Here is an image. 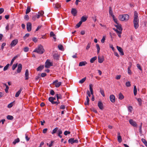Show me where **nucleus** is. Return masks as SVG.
<instances>
[{
	"label": "nucleus",
	"mask_w": 147,
	"mask_h": 147,
	"mask_svg": "<svg viewBox=\"0 0 147 147\" xmlns=\"http://www.w3.org/2000/svg\"><path fill=\"white\" fill-rule=\"evenodd\" d=\"M22 88H20V90L16 93L15 94V97H18L22 91Z\"/></svg>",
	"instance_id": "16"
},
{
	"label": "nucleus",
	"mask_w": 147,
	"mask_h": 147,
	"mask_svg": "<svg viewBox=\"0 0 147 147\" xmlns=\"http://www.w3.org/2000/svg\"><path fill=\"white\" fill-rule=\"evenodd\" d=\"M59 49L60 50H62L63 48V46L61 45H59L58 46Z\"/></svg>",
	"instance_id": "56"
},
{
	"label": "nucleus",
	"mask_w": 147,
	"mask_h": 147,
	"mask_svg": "<svg viewBox=\"0 0 147 147\" xmlns=\"http://www.w3.org/2000/svg\"><path fill=\"white\" fill-rule=\"evenodd\" d=\"M29 35L30 34L29 33L26 34L25 36L23 37L24 39V40H25L27 37L29 36Z\"/></svg>",
	"instance_id": "48"
},
{
	"label": "nucleus",
	"mask_w": 147,
	"mask_h": 147,
	"mask_svg": "<svg viewBox=\"0 0 147 147\" xmlns=\"http://www.w3.org/2000/svg\"><path fill=\"white\" fill-rule=\"evenodd\" d=\"M90 43H89L88 44L86 47V50H88L89 48L90 47Z\"/></svg>",
	"instance_id": "63"
},
{
	"label": "nucleus",
	"mask_w": 147,
	"mask_h": 147,
	"mask_svg": "<svg viewBox=\"0 0 147 147\" xmlns=\"http://www.w3.org/2000/svg\"><path fill=\"white\" fill-rule=\"evenodd\" d=\"M86 78H84L83 79H82L81 80H80L79 81V83L80 84H82L86 80Z\"/></svg>",
	"instance_id": "43"
},
{
	"label": "nucleus",
	"mask_w": 147,
	"mask_h": 147,
	"mask_svg": "<svg viewBox=\"0 0 147 147\" xmlns=\"http://www.w3.org/2000/svg\"><path fill=\"white\" fill-rule=\"evenodd\" d=\"M13 106V103L11 102L7 106L8 108H10L11 107Z\"/></svg>",
	"instance_id": "60"
},
{
	"label": "nucleus",
	"mask_w": 147,
	"mask_h": 147,
	"mask_svg": "<svg viewBox=\"0 0 147 147\" xmlns=\"http://www.w3.org/2000/svg\"><path fill=\"white\" fill-rule=\"evenodd\" d=\"M98 106L99 108L101 110H102L103 109V105L102 103L100 102L99 101L98 102Z\"/></svg>",
	"instance_id": "15"
},
{
	"label": "nucleus",
	"mask_w": 147,
	"mask_h": 147,
	"mask_svg": "<svg viewBox=\"0 0 147 147\" xmlns=\"http://www.w3.org/2000/svg\"><path fill=\"white\" fill-rule=\"evenodd\" d=\"M98 62L100 63H102L104 61V58L102 57H101L98 56Z\"/></svg>",
	"instance_id": "18"
},
{
	"label": "nucleus",
	"mask_w": 147,
	"mask_h": 147,
	"mask_svg": "<svg viewBox=\"0 0 147 147\" xmlns=\"http://www.w3.org/2000/svg\"><path fill=\"white\" fill-rule=\"evenodd\" d=\"M113 29L117 33H121V31H119L117 29H115V28H113Z\"/></svg>",
	"instance_id": "62"
},
{
	"label": "nucleus",
	"mask_w": 147,
	"mask_h": 147,
	"mask_svg": "<svg viewBox=\"0 0 147 147\" xmlns=\"http://www.w3.org/2000/svg\"><path fill=\"white\" fill-rule=\"evenodd\" d=\"M18 40L17 39H14L12 40L10 45L11 48L15 46L18 43Z\"/></svg>",
	"instance_id": "4"
},
{
	"label": "nucleus",
	"mask_w": 147,
	"mask_h": 147,
	"mask_svg": "<svg viewBox=\"0 0 147 147\" xmlns=\"http://www.w3.org/2000/svg\"><path fill=\"white\" fill-rule=\"evenodd\" d=\"M87 17H85L84 16H83L81 18L80 21L82 22H84L87 20Z\"/></svg>",
	"instance_id": "28"
},
{
	"label": "nucleus",
	"mask_w": 147,
	"mask_h": 147,
	"mask_svg": "<svg viewBox=\"0 0 147 147\" xmlns=\"http://www.w3.org/2000/svg\"><path fill=\"white\" fill-rule=\"evenodd\" d=\"M117 48L119 52L120 53V55H123L124 53L123 51V49L120 47L118 46H117Z\"/></svg>",
	"instance_id": "11"
},
{
	"label": "nucleus",
	"mask_w": 147,
	"mask_h": 147,
	"mask_svg": "<svg viewBox=\"0 0 147 147\" xmlns=\"http://www.w3.org/2000/svg\"><path fill=\"white\" fill-rule=\"evenodd\" d=\"M25 80H27L29 78V71L28 69H27L26 70L25 73Z\"/></svg>",
	"instance_id": "14"
},
{
	"label": "nucleus",
	"mask_w": 147,
	"mask_h": 147,
	"mask_svg": "<svg viewBox=\"0 0 147 147\" xmlns=\"http://www.w3.org/2000/svg\"><path fill=\"white\" fill-rule=\"evenodd\" d=\"M110 101L112 102H115V96L113 95H111L110 96Z\"/></svg>",
	"instance_id": "9"
},
{
	"label": "nucleus",
	"mask_w": 147,
	"mask_h": 147,
	"mask_svg": "<svg viewBox=\"0 0 147 147\" xmlns=\"http://www.w3.org/2000/svg\"><path fill=\"white\" fill-rule=\"evenodd\" d=\"M129 64H130V66L128 67V68H127V70H128V74H131V71L130 69V68L131 67V63H130Z\"/></svg>",
	"instance_id": "27"
},
{
	"label": "nucleus",
	"mask_w": 147,
	"mask_h": 147,
	"mask_svg": "<svg viewBox=\"0 0 147 147\" xmlns=\"http://www.w3.org/2000/svg\"><path fill=\"white\" fill-rule=\"evenodd\" d=\"M115 26L120 31H122V28L121 27L120 25L119 24H117V25H115Z\"/></svg>",
	"instance_id": "22"
},
{
	"label": "nucleus",
	"mask_w": 147,
	"mask_h": 147,
	"mask_svg": "<svg viewBox=\"0 0 147 147\" xmlns=\"http://www.w3.org/2000/svg\"><path fill=\"white\" fill-rule=\"evenodd\" d=\"M45 51V50L43 48V47L41 45H40L33 52L37 53L40 54H42Z\"/></svg>",
	"instance_id": "2"
},
{
	"label": "nucleus",
	"mask_w": 147,
	"mask_h": 147,
	"mask_svg": "<svg viewBox=\"0 0 147 147\" xmlns=\"http://www.w3.org/2000/svg\"><path fill=\"white\" fill-rule=\"evenodd\" d=\"M18 65V64L16 63V64H14L12 67V69L13 70H14L17 67Z\"/></svg>",
	"instance_id": "45"
},
{
	"label": "nucleus",
	"mask_w": 147,
	"mask_h": 147,
	"mask_svg": "<svg viewBox=\"0 0 147 147\" xmlns=\"http://www.w3.org/2000/svg\"><path fill=\"white\" fill-rule=\"evenodd\" d=\"M82 23V22H81V21H80L79 22V23L76 25V27L77 28H78L79 27H80V26L81 25Z\"/></svg>",
	"instance_id": "46"
},
{
	"label": "nucleus",
	"mask_w": 147,
	"mask_h": 147,
	"mask_svg": "<svg viewBox=\"0 0 147 147\" xmlns=\"http://www.w3.org/2000/svg\"><path fill=\"white\" fill-rule=\"evenodd\" d=\"M4 85L6 86V88L5 90V91L6 93H7L8 92V90L9 88V87L6 84H4Z\"/></svg>",
	"instance_id": "41"
},
{
	"label": "nucleus",
	"mask_w": 147,
	"mask_h": 147,
	"mask_svg": "<svg viewBox=\"0 0 147 147\" xmlns=\"http://www.w3.org/2000/svg\"><path fill=\"white\" fill-rule=\"evenodd\" d=\"M96 59L97 57L96 56L94 57L91 59L90 60V62L91 63H93Z\"/></svg>",
	"instance_id": "26"
},
{
	"label": "nucleus",
	"mask_w": 147,
	"mask_h": 147,
	"mask_svg": "<svg viewBox=\"0 0 147 147\" xmlns=\"http://www.w3.org/2000/svg\"><path fill=\"white\" fill-rule=\"evenodd\" d=\"M132 109V107L131 106H129L128 108V111L130 112H131V111Z\"/></svg>",
	"instance_id": "64"
},
{
	"label": "nucleus",
	"mask_w": 147,
	"mask_h": 147,
	"mask_svg": "<svg viewBox=\"0 0 147 147\" xmlns=\"http://www.w3.org/2000/svg\"><path fill=\"white\" fill-rule=\"evenodd\" d=\"M61 82H59L56 84H55V85L56 87L58 88L61 85Z\"/></svg>",
	"instance_id": "36"
},
{
	"label": "nucleus",
	"mask_w": 147,
	"mask_h": 147,
	"mask_svg": "<svg viewBox=\"0 0 147 147\" xmlns=\"http://www.w3.org/2000/svg\"><path fill=\"white\" fill-rule=\"evenodd\" d=\"M68 142L69 143H70L71 144H73L74 143H78V140L76 139L74 140V138H71L69 139L68 140Z\"/></svg>",
	"instance_id": "5"
},
{
	"label": "nucleus",
	"mask_w": 147,
	"mask_h": 147,
	"mask_svg": "<svg viewBox=\"0 0 147 147\" xmlns=\"http://www.w3.org/2000/svg\"><path fill=\"white\" fill-rule=\"evenodd\" d=\"M58 127H56L53 130V131L51 133L52 134H54L56 133L57 131H58Z\"/></svg>",
	"instance_id": "34"
},
{
	"label": "nucleus",
	"mask_w": 147,
	"mask_h": 147,
	"mask_svg": "<svg viewBox=\"0 0 147 147\" xmlns=\"http://www.w3.org/2000/svg\"><path fill=\"white\" fill-rule=\"evenodd\" d=\"M118 134L117 140L119 142L121 143L122 141L121 137L120 135V134L119 133H118Z\"/></svg>",
	"instance_id": "17"
},
{
	"label": "nucleus",
	"mask_w": 147,
	"mask_h": 147,
	"mask_svg": "<svg viewBox=\"0 0 147 147\" xmlns=\"http://www.w3.org/2000/svg\"><path fill=\"white\" fill-rule=\"evenodd\" d=\"M44 13V12L43 11H41L38 13V14L36 15V18H39L40 16H42Z\"/></svg>",
	"instance_id": "12"
},
{
	"label": "nucleus",
	"mask_w": 147,
	"mask_h": 147,
	"mask_svg": "<svg viewBox=\"0 0 147 147\" xmlns=\"http://www.w3.org/2000/svg\"><path fill=\"white\" fill-rule=\"evenodd\" d=\"M59 55L57 53H55L53 55V58L57 60H59Z\"/></svg>",
	"instance_id": "20"
},
{
	"label": "nucleus",
	"mask_w": 147,
	"mask_h": 147,
	"mask_svg": "<svg viewBox=\"0 0 147 147\" xmlns=\"http://www.w3.org/2000/svg\"><path fill=\"white\" fill-rule=\"evenodd\" d=\"M22 65L20 63L18 65L17 73H20L21 72L22 69Z\"/></svg>",
	"instance_id": "10"
},
{
	"label": "nucleus",
	"mask_w": 147,
	"mask_h": 147,
	"mask_svg": "<svg viewBox=\"0 0 147 147\" xmlns=\"http://www.w3.org/2000/svg\"><path fill=\"white\" fill-rule=\"evenodd\" d=\"M65 108V106L64 105H61L60 107V109H64Z\"/></svg>",
	"instance_id": "57"
},
{
	"label": "nucleus",
	"mask_w": 147,
	"mask_h": 147,
	"mask_svg": "<svg viewBox=\"0 0 147 147\" xmlns=\"http://www.w3.org/2000/svg\"><path fill=\"white\" fill-rule=\"evenodd\" d=\"M19 55H17L15 56L11 60V63H10V65H11L14 61L18 57Z\"/></svg>",
	"instance_id": "25"
},
{
	"label": "nucleus",
	"mask_w": 147,
	"mask_h": 147,
	"mask_svg": "<svg viewBox=\"0 0 147 147\" xmlns=\"http://www.w3.org/2000/svg\"><path fill=\"white\" fill-rule=\"evenodd\" d=\"M70 134V132L69 131H65L64 132V134L65 136L67 135L68 134Z\"/></svg>",
	"instance_id": "49"
},
{
	"label": "nucleus",
	"mask_w": 147,
	"mask_h": 147,
	"mask_svg": "<svg viewBox=\"0 0 147 147\" xmlns=\"http://www.w3.org/2000/svg\"><path fill=\"white\" fill-rule=\"evenodd\" d=\"M140 105H141L142 103V100L140 98H136Z\"/></svg>",
	"instance_id": "35"
},
{
	"label": "nucleus",
	"mask_w": 147,
	"mask_h": 147,
	"mask_svg": "<svg viewBox=\"0 0 147 147\" xmlns=\"http://www.w3.org/2000/svg\"><path fill=\"white\" fill-rule=\"evenodd\" d=\"M89 99L88 96H87L86 97V101L84 102V104L85 105H89Z\"/></svg>",
	"instance_id": "19"
},
{
	"label": "nucleus",
	"mask_w": 147,
	"mask_h": 147,
	"mask_svg": "<svg viewBox=\"0 0 147 147\" xmlns=\"http://www.w3.org/2000/svg\"><path fill=\"white\" fill-rule=\"evenodd\" d=\"M49 100L51 102V103L52 104L53 103V102H54V101L52 99V97H49Z\"/></svg>",
	"instance_id": "55"
},
{
	"label": "nucleus",
	"mask_w": 147,
	"mask_h": 147,
	"mask_svg": "<svg viewBox=\"0 0 147 147\" xmlns=\"http://www.w3.org/2000/svg\"><path fill=\"white\" fill-rule=\"evenodd\" d=\"M60 103V102H59V100L57 101H54L53 102V103H52V104H56V105H57L58 104Z\"/></svg>",
	"instance_id": "61"
},
{
	"label": "nucleus",
	"mask_w": 147,
	"mask_h": 147,
	"mask_svg": "<svg viewBox=\"0 0 147 147\" xmlns=\"http://www.w3.org/2000/svg\"><path fill=\"white\" fill-rule=\"evenodd\" d=\"M142 141L144 143L146 146H147V142L146 140L144 139H142Z\"/></svg>",
	"instance_id": "47"
},
{
	"label": "nucleus",
	"mask_w": 147,
	"mask_h": 147,
	"mask_svg": "<svg viewBox=\"0 0 147 147\" xmlns=\"http://www.w3.org/2000/svg\"><path fill=\"white\" fill-rule=\"evenodd\" d=\"M137 92V89L136 86H134V93L135 96L136 95Z\"/></svg>",
	"instance_id": "30"
},
{
	"label": "nucleus",
	"mask_w": 147,
	"mask_h": 147,
	"mask_svg": "<svg viewBox=\"0 0 147 147\" xmlns=\"http://www.w3.org/2000/svg\"><path fill=\"white\" fill-rule=\"evenodd\" d=\"M24 50L25 52H27L29 50V48L27 47H26L24 48Z\"/></svg>",
	"instance_id": "53"
},
{
	"label": "nucleus",
	"mask_w": 147,
	"mask_h": 147,
	"mask_svg": "<svg viewBox=\"0 0 147 147\" xmlns=\"http://www.w3.org/2000/svg\"><path fill=\"white\" fill-rule=\"evenodd\" d=\"M87 64V62L85 61H82L79 63V65L80 66H82L85 65Z\"/></svg>",
	"instance_id": "21"
},
{
	"label": "nucleus",
	"mask_w": 147,
	"mask_h": 147,
	"mask_svg": "<svg viewBox=\"0 0 147 147\" xmlns=\"http://www.w3.org/2000/svg\"><path fill=\"white\" fill-rule=\"evenodd\" d=\"M50 94L52 96L54 95L55 94V92L54 90H51L50 91Z\"/></svg>",
	"instance_id": "54"
},
{
	"label": "nucleus",
	"mask_w": 147,
	"mask_h": 147,
	"mask_svg": "<svg viewBox=\"0 0 147 147\" xmlns=\"http://www.w3.org/2000/svg\"><path fill=\"white\" fill-rule=\"evenodd\" d=\"M92 84H90L89 85V87H90V94H91L92 95H93V89L92 87Z\"/></svg>",
	"instance_id": "33"
},
{
	"label": "nucleus",
	"mask_w": 147,
	"mask_h": 147,
	"mask_svg": "<svg viewBox=\"0 0 147 147\" xmlns=\"http://www.w3.org/2000/svg\"><path fill=\"white\" fill-rule=\"evenodd\" d=\"M44 67V65H41L38 67L37 68V70L38 71H41Z\"/></svg>",
	"instance_id": "29"
},
{
	"label": "nucleus",
	"mask_w": 147,
	"mask_h": 147,
	"mask_svg": "<svg viewBox=\"0 0 147 147\" xmlns=\"http://www.w3.org/2000/svg\"><path fill=\"white\" fill-rule=\"evenodd\" d=\"M27 31L30 32L31 30L32 24L30 22H28L27 24Z\"/></svg>",
	"instance_id": "7"
},
{
	"label": "nucleus",
	"mask_w": 147,
	"mask_h": 147,
	"mask_svg": "<svg viewBox=\"0 0 147 147\" xmlns=\"http://www.w3.org/2000/svg\"><path fill=\"white\" fill-rule=\"evenodd\" d=\"M129 18V16L127 14L120 15L119 16V19L122 21H127L128 20Z\"/></svg>",
	"instance_id": "3"
},
{
	"label": "nucleus",
	"mask_w": 147,
	"mask_h": 147,
	"mask_svg": "<svg viewBox=\"0 0 147 147\" xmlns=\"http://www.w3.org/2000/svg\"><path fill=\"white\" fill-rule=\"evenodd\" d=\"M109 14L111 15V16L113 18H114L115 16L113 14V12L111 8V7H109Z\"/></svg>",
	"instance_id": "23"
},
{
	"label": "nucleus",
	"mask_w": 147,
	"mask_h": 147,
	"mask_svg": "<svg viewBox=\"0 0 147 147\" xmlns=\"http://www.w3.org/2000/svg\"><path fill=\"white\" fill-rule=\"evenodd\" d=\"M56 96L57 101L59 100V99H61L62 98V96L60 94H56Z\"/></svg>",
	"instance_id": "24"
},
{
	"label": "nucleus",
	"mask_w": 147,
	"mask_h": 147,
	"mask_svg": "<svg viewBox=\"0 0 147 147\" xmlns=\"http://www.w3.org/2000/svg\"><path fill=\"white\" fill-rule=\"evenodd\" d=\"M47 60L45 62V67L46 68H49L50 66H52V63L49 61H48Z\"/></svg>",
	"instance_id": "8"
},
{
	"label": "nucleus",
	"mask_w": 147,
	"mask_h": 147,
	"mask_svg": "<svg viewBox=\"0 0 147 147\" xmlns=\"http://www.w3.org/2000/svg\"><path fill=\"white\" fill-rule=\"evenodd\" d=\"M30 11H31L30 8L29 7H28L27 8L26 10V14H27L28 13H29Z\"/></svg>",
	"instance_id": "40"
},
{
	"label": "nucleus",
	"mask_w": 147,
	"mask_h": 147,
	"mask_svg": "<svg viewBox=\"0 0 147 147\" xmlns=\"http://www.w3.org/2000/svg\"><path fill=\"white\" fill-rule=\"evenodd\" d=\"M105 37L103 36L101 40V42L103 43L104 42L105 40Z\"/></svg>",
	"instance_id": "50"
},
{
	"label": "nucleus",
	"mask_w": 147,
	"mask_h": 147,
	"mask_svg": "<svg viewBox=\"0 0 147 147\" xmlns=\"http://www.w3.org/2000/svg\"><path fill=\"white\" fill-rule=\"evenodd\" d=\"M96 47L97 49V53H99L100 52V47H99V46L98 44H97L96 45Z\"/></svg>",
	"instance_id": "38"
},
{
	"label": "nucleus",
	"mask_w": 147,
	"mask_h": 147,
	"mask_svg": "<svg viewBox=\"0 0 147 147\" xmlns=\"http://www.w3.org/2000/svg\"><path fill=\"white\" fill-rule=\"evenodd\" d=\"M19 142L20 139L18 138L15 140L13 142V143L14 144H15L16 143Z\"/></svg>",
	"instance_id": "31"
},
{
	"label": "nucleus",
	"mask_w": 147,
	"mask_h": 147,
	"mask_svg": "<svg viewBox=\"0 0 147 147\" xmlns=\"http://www.w3.org/2000/svg\"><path fill=\"white\" fill-rule=\"evenodd\" d=\"M50 36H51L53 37L55 36V34L53 32H51L50 33Z\"/></svg>",
	"instance_id": "58"
},
{
	"label": "nucleus",
	"mask_w": 147,
	"mask_h": 147,
	"mask_svg": "<svg viewBox=\"0 0 147 147\" xmlns=\"http://www.w3.org/2000/svg\"><path fill=\"white\" fill-rule=\"evenodd\" d=\"M100 92L103 96H105V95L104 94V91L103 90L100 88Z\"/></svg>",
	"instance_id": "44"
},
{
	"label": "nucleus",
	"mask_w": 147,
	"mask_h": 147,
	"mask_svg": "<svg viewBox=\"0 0 147 147\" xmlns=\"http://www.w3.org/2000/svg\"><path fill=\"white\" fill-rule=\"evenodd\" d=\"M126 86L127 87H129L131 86V84L129 82H128L126 83Z\"/></svg>",
	"instance_id": "52"
},
{
	"label": "nucleus",
	"mask_w": 147,
	"mask_h": 147,
	"mask_svg": "<svg viewBox=\"0 0 147 147\" xmlns=\"http://www.w3.org/2000/svg\"><path fill=\"white\" fill-rule=\"evenodd\" d=\"M24 19L27 20H28L29 19V16L27 15H26L24 16Z\"/></svg>",
	"instance_id": "59"
},
{
	"label": "nucleus",
	"mask_w": 147,
	"mask_h": 147,
	"mask_svg": "<svg viewBox=\"0 0 147 147\" xmlns=\"http://www.w3.org/2000/svg\"><path fill=\"white\" fill-rule=\"evenodd\" d=\"M124 98V96L121 93H120L119 95V99L120 100H122Z\"/></svg>",
	"instance_id": "32"
},
{
	"label": "nucleus",
	"mask_w": 147,
	"mask_h": 147,
	"mask_svg": "<svg viewBox=\"0 0 147 147\" xmlns=\"http://www.w3.org/2000/svg\"><path fill=\"white\" fill-rule=\"evenodd\" d=\"M129 122L130 124L134 127H137V125L136 121H134L132 119H130L129 120Z\"/></svg>",
	"instance_id": "6"
},
{
	"label": "nucleus",
	"mask_w": 147,
	"mask_h": 147,
	"mask_svg": "<svg viewBox=\"0 0 147 147\" xmlns=\"http://www.w3.org/2000/svg\"><path fill=\"white\" fill-rule=\"evenodd\" d=\"M139 20L138 18V13L135 11L134 12V27L135 29H137L139 27Z\"/></svg>",
	"instance_id": "1"
},
{
	"label": "nucleus",
	"mask_w": 147,
	"mask_h": 147,
	"mask_svg": "<svg viewBox=\"0 0 147 147\" xmlns=\"http://www.w3.org/2000/svg\"><path fill=\"white\" fill-rule=\"evenodd\" d=\"M58 133L57 134L58 135H60L62 133V130L61 129H59L58 130Z\"/></svg>",
	"instance_id": "51"
},
{
	"label": "nucleus",
	"mask_w": 147,
	"mask_h": 147,
	"mask_svg": "<svg viewBox=\"0 0 147 147\" xmlns=\"http://www.w3.org/2000/svg\"><path fill=\"white\" fill-rule=\"evenodd\" d=\"M55 7L57 8H59L61 7V5L58 3H57L55 5Z\"/></svg>",
	"instance_id": "39"
},
{
	"label": "nucleus",
	"mask_w": 147,
	"mask_h": 147,
	"mask_svg": "<svg viewBox=\"0 0 147 147\" xmlns=\"http://www.w3.org/2000/svg\"><path fill=\"white\" fill-rule=\"evenodd\" d=\"M71 13L73 16H75L77 13V11L76 9L72 8L71 11Z\"/></svg>",
	"instance_id": "13"
},
{
	"label": "nucleus",
	"mask_w": 147,
	"mask_h": 147,
	"mask_svg": "<svg viewBox=\"0 0 147 147\" xmlns=\"http://www.w3.org/2000/svg\"><path fill=\"white\" fill-rule=\"evenodd\" d=\"M9 65L10 64L9 63H8L3 68V71H5L6 70H7L8 69V68L9 66Z\"/></svg>",
	"instance_id": "37"
},
{
	"label": "nucleus",
	"mask_w": 147,
	"mask_h": 147,
	"mask_svg": "<svg viewBox=\"0 0 147 147\" xmlns=\"http://www.w3.org/2000/svg\"><path fill=\"white\" fill-rule=\"evenodd\" d=\"M7 119L11 120H12L13 119V117L12 116L10 115L7 116Z\"/></svg>",
	"instance_id": "42"
}]
</instances>
